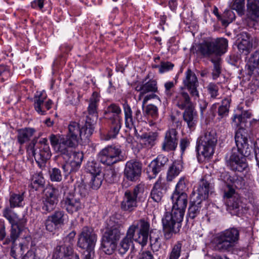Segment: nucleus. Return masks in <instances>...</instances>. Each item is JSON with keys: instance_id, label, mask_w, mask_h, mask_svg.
I'll return each mask as SVG.
<instances>
[{"instance_id": "25", "label": "nucleus", "mask_w": 259, "mask_h": 259, "mask_svg": "<svg viewBox=\"0 0 259 259\" xmlns=\"http://www.w3.org/2000/svg\"><path fill=\"white\" fill-rule=\"evenodd\" d=\"M184 110L183 113L184 121L187 123L190 130H194L198 121V113L195 106H191Z\"/></svg>"}, {"instance_id": "14", "label": "nucleus", "mask_w": 259, "mask_h": 259, "mask_svg": "<svg viewBox=\"0 0 259 259\" xmlns=\"http://www.w3.org/2000/svg\"><path fill=\"white\" fill-rule=\"evenodd\" d=\"M183 84L184 88L189 92L191 96L194 99L199 97V91L197 89L199 87L198 78L195 73L191 69L188 68L185 72Z\"/></svg>"}, {"instance_id": "42", "label": "nucleus", "mask_w": 259, "mask_h": 259, "mask_svg": "<svg viewBox=\"0 0 259 259\" xmlns=\"http://www.w3.org/2000/svg\"><path fill=\"white\" fill-rule=\"evenodd\" d=\"M220 83L210 82L206 87L207 95L210 101L220 99L219 85Z\"/></svg>"}, {"instance_id": "48", "label": "nucleus", "mask_w": 259, "mask_h": 259, "mask_svg": "<svg viewBox=\"0 0 259 259\" xmlns=\"http://www.w3.org/2000/svg\"><path fill=\"white\" fill-rule=\"evenodd\" d=\"M79 140L76 137L67 133L65 137H63L62 144L67 150H70L69 148H75L78 145Z\"/></svg>"}, {"instance_id": "52", "label": "nucleus", "mask_w": 259, "mask_h": 259, "mask_svg": "<svg viewBox=\"0 0 259 259\" xmlns=\"http://www.w3.org/2000/svg\"><path fill=\"white\" fill-rule=\"evenodd\" d=\"M182 243L177 241L171 247V250L168 254V259H179L182 252Z\"/></svg>"}, {"instance_id": "9", "label": "nucleus", "mask_w": 259, "mask_h": 259, "mask_svg": "<svg viewBox=\"0 0 259 259\" xmlns=\"http://www.w3.org/2000/svg\"><path fill=\"white\" fill-rule=\"evenodd\" d=\"M142 164L136 160H130L126 162L123 170V187H127L130 184L128 181L136 182L141 175Z\"/></svg>"}, {"instance_id": "28", "label": "nucleus", "mask_w": 259, "mask_h": 259, "mask_svg": "<svg viewBox=\"0 0 259 259\" xmlns=\"http://www.w3.org/2000/svg\"><path fill=\"white\" fill-rule=\"evenodd\" d=\"M137 206V199L132 195L131 191L126 190L121 203V208L124 211L131 212Z\"/></svg>"}, {"instance_id": "3", "label": "nucleus", "mask_w": 259, "mask_h": 259, "mask_svg": "<svg viewBox=\"0 0 259 259\" xmlns=\"http://www.w3.org/2000/svg\"><path fill=\"white\" fill-rule=\"evenodd\" d=\"M121 113V108L116 103H111L105 108L104 115L107 120L108 139H114L119 134L122 126Z\"/></svg>"}, {"instance_id": "51", "label": "nucleus", "mask_w": 259, "mask_h": 259, "mask_svg": "<svg viewBox=\"0 0 259 259\" xmlns=\"http://www.w3.org/2000/svg\"><path fill=\"white\" fill-rule=\"evenodd\" d=\"M238 51L240 54L244 56L248 55L252 48V41L250 40L240 41L238 44Z\"/></svg>"}, {"instance_id": "30", "label": "nucleus", "mask_w": 259, "mask_h": 259, "mask_svg": "<svg viewBox=\"0 0 259 259\" xmlns=\"http://www.w3.org/2000/svg\"><path fill=\"white\" fill-rule=\"evenodd\" d=\"M183 169V162L181 160H176L169 165L167 174L166 180L171 182L179 175Z\"/></svg>"}, {"instance_id": "13", "label": "nucleus", "mask_w": 259, "mask_h": 259, "mask_svg": "<svg viewBox=\"0 0 259 259\" xmlns=\"http://www.w3.org/2000/svg\"><path fill=\"white\" fill-rule=\"evenodd\" d=\"M66 214L63 210L58 209L47 217L45 221L46 229L53 232L64 225Z\"/></svg>"}, {"instance_id": "11", "label": "nucleus", "mask_w": 259, "mask_h": 259, "mask_svg": "<svg viewBox=\"0 0 259 259\" xmlns=\"http://www.w3.org/2000/svg\"><path fill=\"white\" fill-rule=\"evenodd\" d=\"M58 192L57 188L52 187L42 197L40 206L44 214H47L55 210L58 202Z\"/></svg>"}, {"instance_id": "17", "label": "nucleus", "mask_w": 259, "mask_h": 259, "mask_svg": "<svg viewBox=\"0 0 259 259\" xmlns=\"http://www.w3.org/2000/svg\"><path fill=\"white\" fill-rule=\"evenodd\" d=\"M168 161L167 156L160 154L153 160L146 168V172L149 179L156 178L158 174L164 168Z\"/></svg>"}, {"instance_id": "19", "label": "nucleus", "mask_w": 259, "mask_h": 259, "mask_svg": "<svg viewBox=\"0 0 259 259\" xmlns=\"http://www.w3.org/2000/svg\"><path fill=\"white\" fill-rule=\"evenodd\" d=\"M149 75H148L142 80V81L138 84L135 88V90L140 92L139 100H141V98L143 97L145 94L149 93H156L158 92L157 82L156 80L152 78L147 81Z\"/></svg>"}, {"instance_id": "43", "label": "nucleus", "mask_w": 259, "mask_h": 259, "mask_svg": "<svg viewBox=\"0 0 259 259\" xmlns=\"http://www.w3.org/2000/svg\"><path fill=\"white\" fill-rule=\"evenodd\" d=\"M97 118L98 117H94L93 116L89 114L86 116L85 124L82 127H84L85 135L87 137H90L93 134Z\"/></svg>"}, {"instance_id": "23", "label": "nucleus", "mask_w": 259, "mask_h": 259, "mask_svg": "<svg viewBox=\"0 0 259 259\" xmlns=\"http://www.w3.org/2000/svg\"><path fill=\"white\" fill-rule=\"evenodd\" d=\"M27 221H21L20 222L11 225L10 237H7L3 244L8 245L11 242L14 245L17 239L24 230Z\"/></svg>"}, {"instance_id": "6", "label": "nucleus", "mask_w": 259, "mask_h": 259, "mask_svg": "<svg viewBox=\"0 0 259 259\" xmlns=\"http://www.w3.org/2000/svg\"><path fill=\"white\" fill-rule=\"evenodd\" d=\"M217 142L218 137L215 131L208 129L204 131L197 141L198 154H201L204 158H210L214 153Z\"/></svg>"}, {"instance_id": "27", "label": "nucleus", "mask_w": 259, "mask_h": 259, "mask_svg": "<svg viewBox=\"0 0 259 259\" xmlns=\"http://www.w3.org/2000/svg\"><path fill=\"white\" fill-rule=\"evenodd\" d=\"M171 199L172 202V208L185 212L188 203L187 194L172 193Z\"/></svg>"}, {"instance_id": "41", "label": "nucleus", "mask_w": 259, "mask_h": 259, "mask_svg": "<svg viewBox=\"0 0 259 259\" xmlns=\"http://www.w3.org/2000/svg\"><path fill=\"white\" fill-rule=\"evenodd\" d=\"M45 179L41 171L36 172L32 175L31 179L30 187L35 191L44 187Z\"/></svg>"}, {"instance_id": "64", "label": "nucleus", "mask_w": 259, "mask_h": 259, "mask_svg": "<svg viewBox=\"0 0 259 259\" xmlns=\"http://www.w3.org/2000/svg\"><path fill=\"white\" fill-rule=\"evenodd\" d=\"M84 249L82 259H93L95 254V248H82Z\"/></svg>"}, {"instance_id": "62", "label": "nucleus", "mask_w": 259, "mask_h": 259, "mask_svg": "<svg viewBox=\"0 0 259 259\" xmlns=\"http://www.w3.org/2000/svg\"><path fill=\"white\" fill-rule=\"evenodd\" d=\"M175 66L174 64L169 61H161L159 73L162 74L164 72L172 70Z\"/></svg>"}, {"instance_id": "59", "label": "nucleus", "mask_w": 259, "mask_h": 259, "mask_svg": "<svg viewBox=\"0 0 259 259\" xmlns=\"http://www.w3.org/2000/svg\"><path fill=\"white\" fill-rule=\"evenodd\" d=\"M244 4L245 0H234L231 8L236 10L239 15L242 16L244 14Z\"/></svg>"}, {"instance_id": "20", "label": "nucleus", "mask_w": 259, "mask_h": 259, "mask_svg": "<svg viewBox=\"0 0 259 259\" xmlns=\"http://www.w3.org/2000/svg\"><path fill=\"white\" fill-rule=\"evenodd\" d=\"M73 248L70 244L58 245L55 248L52 259H79V256L73 255Z\"/></svg>"}, {"instance_id": "56", "label": "nucleus", "mask_w": 259, "mask_h": 259, "mask_svg": "<svg viewBox=\"0 0 259 259\" xmlns=\"http://www.w3.org/2000/svg\"><path fill=\"white\" fill-rule=\"evenodd\" d=\"M49 174L52 182H60L62 180L63 175L61 170L58 168L54 167L50 169Z\"/></svg>"}, {"instance_id": "54", "label": "nucleus", "mask_w": 259, "mask_h": 259, "mask_svg": "<svg viewBox=\"0 0 259 259\" xmlns=\"http://www.w3.org/2000/svg\"><path fill=\"white\" fill-rule=\"evenodd\" d=\"M188 187L186 184V179L184 177H181L177 183L173 193L187 194Z\"/></svg>"}, {"instance_id": "47", "label": "nucleus", "mask_w": 259, "mask_h": 259, "mask_svg": "<svg viewBox=\"0 0 259 259\" xmlns=\"http://www.w3.org/2000/svg\"><path fill=\"white\" fill-rule=\"evenodd\" d=\"M231 99L230 98H226L222 101V105L218 108V114L219 119L223 118L228 116Z\"/></svg>"}, {"instance_id": "33", "label": "nucleus", "mask_w": 259, "mask_h": 259, "mask_svg": "<svg viewBox=\"0 0 259 259\" xmlns=\"http://www.w3.org/2000/svg\"><path fill=\"white\" fill-rule=\"evenodd\" d=\"M36 130L32 127H25L18 131L17 141L20 145L28 142L35 133Z\"/></svg>"}, {"instance_id": "53", "label": "nucleus", "mask_w": 259, "mask_h": 259, "mask_svg": "<svg viewBox=\"0 0 259 259\" xmlns=\"http://www.w3.org/2000/svg\"><path fill=\"white\" fill-rule=\"evenodd\" d=\"M235 13L231 10L226 9L222 15L221 21L223 26H227L235 20Z\"/></svg>"}, {"instance_id": "12", "label": "nucleus", "mask_w": 259, "mask_h": 259, "mask_svg": "<svg viewBox=\"0 0 259 259\" xmlns=\"http://www.w3.org/2000/svg\"><path fill=\"white\" fill-rule=\"evenodd\" d=\"M97 236L90 227H84L78 236L77 246L81 249L95 248Z\"/></svg>"}, {"instance_id": "39", "label": "nucleus", "mask_w": 259, "mask_h": 259, "mask_svg": "<svg viewBox=\"0 0 259 259\" xmlns=\"http://www.w3.org/2000/svg\"><path fill=\"white\" fill-rule=\"evenodd\" d=\"M158 137L157 132L145 133L140 136V139L146 147L151 148L156 144Z\"/></svg>"}, {"instance_id": "1", "label": "nucleus", "mask_w": 259, "mask_h": 259, "mask_svg": "<svg viewBox=\"0 0 259 259\" xmlns=\"http://www.w3.org/2000/svg\"><path fill=\"white\" fill-rule=\"evenodd\" d=\"M149 232L150 222L147 220L143 218L134 221L130 226L125 236L119 243V253L125 254L134 241L139 244L142 247L145 246L148 243Z\"/></svg>"}, {"instance_id": "5", "label": "nucleus", "mask_w": 259, "mask_h": 259, "mask_svg": "<svg viewBox=\"0 0 259 259\" xmlns=\"http://www.w3.org/2000/svg\"><path fill=\"white\" fill-rule=\"evenodd\" d=\"M28 150L31 152L36 163L41 169L46 166L47 161L52 155L47 138H41L38 141V138H34L29 143Z\"/></svg>"}, {"instance_id": "10", "label": "nucleus", "mask_w": 259, "mask_h": 259, "mask_svg": "<svg viewBox=\"0 0 259 259\" xmlns=\"http://www.w3.org/2000/svg\"><path fill=\"white\" fill-rule=\"evenodd\" d=\"M61 204L63 208L70 214L77 212L84 207V200L71 193H66Z\"/></svg>"}, {"instance_id": "8", "label": "nucleus", "mask_w": 259, "mask_h": 259, "mask_svg": "<svg viewBox=\"0 0 259 259\" xmlns=\"http://www.w3.org/2000/svg\"><path fill=\"white\" fill-rule=\"evenodd\" d=\"M121 153L122 151L119 147L109 145L101 150L98 157L100 161L103 164L111 165L124 160V157L121 155Z\"/></svg>"}, {"instance_id": "57", "label": "nucleus", "mask_w": 259, "mask_h": 259, "mask_svg": "<svg viewBox=\"0 0 259 259\" xmlns=\"http://www.w3.org/2000/svg\"><path fill=\"white\" fill-rule=\"evenodd\" d=\"M220 61L221 59L220 58L211 59V62L213 64V68L212 72V76L213 80H216L221 73Z\"/></svg>"}, {"instance_id": "46", "label": "nucleus", "mask_w": 259, "mask_h": 259, "mask_svg": "<svg viewBox=\"0 0 259 259\" xmlns=\"http://www.w3.org/2000/svg\"><path fill=\"white\" fill-rule=\"evenodd\" d=\"M101 241V247L106 254L111 255L115 252L117 247V243L102 238Z\"/></svg>"}, {"instance_id": "29", "label": "nucleus", "mask_w": 259, "mask_h": 259, "mask_svg": "<svg viewBox=\"0 0 259 259\" xmlns=\"http://www.w3.org/2000/svg\"><path fill=\"white\" fill-rule=\"evenodd\" d=\"M246 16L253 21H259V0H247Z\"/></svg>"}, {"instance_id": "24", "label": "nucleus", "mask_w": 259, "mask_h": 259, "mask_svg": "<svg viewBox=\"0 0 259 259\" xmlns=\"http://www.w3.org/2000/svg\"><path fill=\"white\" fill-rule=\"evenodd\" d=\"M173 102L179 109L182 110L194 106L189 95L184 91L178 93L173 99Z\"/></svg>"}, {"instance_id": "15", "label": "nucleus", "mask_w": 259, "mask_h": 259, "mask_svg": "<svg viewBox=\"0 0 259 259\" xmlns=\"http://www.w3.org/2000/svg\"><path fill=\"white\" fill-rule=\"evenodd\" d=\"M122 107L124 115V123L126 128L132 130L134 128L135 132L137 133L136 128V121L139 122L142 120V116L139 109H137L134 111V116L133 115V111L130 105L127 101L124 102L122 104Z\"/></svg>"}, {"instance_id": "55", "label": "nucleus", "mask_w": 259, "mask_h": 259, "mask_svg": "<svg viewBox=\"0 0 259 259\" xmlns=\"http://www.w3.org/2000/svg\"><path fill=\"white\" fill-rule=\"evenodd\" d=\"M103 177L105 181L109 184H113L117 181V173L113 168L107 169Z\"/></svg>"}, {"instance_id": "44", "label": "nucleus", "mask_w": 259, "mask_h": 259, "mask_svg": "<svg viewBox=\"0 0 259 259\" xmlns=\"http://www.w3.org/2000/svg\"><path fill=\"white\" fill-rule=\"evenodd\" d=\"M81 164L74 161H66L61 164V168L63 170L64 175L65 177L71 173H75L80 168Z\"/></svg>"}, {"instance_id": "61", "label": "nucleus", "mask_w": 259, "mask_h": 259, "mask_svg": "<svg viewBox=\"0 0 259 259\" xmlns=\"http://www.w3.org/2000/svg\"><path fill=\"white\" fill-rule=\"evenodd\" d=\"M164 93L167 97L170 98L172 97L174 93L175 84L172 81L166 82L164 85Z\"/></svg>"}, {"instance_id": "4", "label": "nucleus", "mask_w": 259, "mask_h": 259, "mask_svg": "<svg viewBox=\"0 0 259 259\" xmlns=\"http://www.w3.org/2000/svg\"><path fill=\"white\" fill-rule=\"evenodd\" d=\"M185 212L171 208V211L165 212L162 219L165 239H170L173 234L178 233L182 227Z\"/></svg>"}, {"instance_id": "60", "label": "nucleus", "mask_w": 259, "mask_h": 259, "mask_svg": "<svg viewBox=\"0 0 259 259\" xmlns=\"http://www.w3.org/2000/svg\"><path fill=\"white\" fill-rule=\"evenodd\" d=\"M19 252H17V248L16 247V244H15L13 245L12 244L11 248V251H10V255L12 257H13L15 259H19L21 256L22 255V254L24 253L23 251V247L24 245L22 243L19 244Z\"/></svg>"}, {"instance_id": "22", "label": "nucleus", "mask_w": 259, "mask_h": 259, "mask_svg": "<svg viewBox=\"0 0 259 259\" xmlns=\"http://www.w3.org/2000/svg\"><path fill=\"white\" fill-rule=\"evenodd\" d=\"M167 189V184L165 181L159 177L151 191V198L156 202L161 201L164 193Z\"/></svg>"}, {"instance_id": "36", "label": "nucleus", "mask_w": 259, "mask_h": 259, "mask_svg": "<svg viewBox=\"0 0 259 259\" xmlns=\"http://www.w3.org/2000/svg\"><path fill=\"white\" fill-rule=\"evenodd\" d=\"M100 101L99 94L96 92H94L92 97L89 100V104L87 108V112L89 115L95 117H98L97 112L98 103Z\"/></svg>"}, {"instance_id": "37", "label": "nucleus", "mask_w": 259, "mask_h": 259, "mask_svg": "<svg viewBox=\"0 0 259 259\" xmlns=\"http://www.w3.org/2000/svg\"><path fill=\"white\" fill-rule=\"evenodd\" d=\"M68 134L73 135L78 139H87L85 135L84 127L80 128L79 124L75 121H71L68 126Z\"/></svg>"}, {"instance_id": "63", "label": "nucleus", "mask_w": 259, "mask_h": 259, "mask_svg": "<svg viewBox=\"0 0 259 259\" xmlns=\"http://www.w3.org/2000/svg\"><path fill=\"white\" fill-rule=\"evenodd\" d=\"M0 76H3V79H6L11 76L9 67L5 65H0Z\"/></svg>"}, {"instance_id": "40", "label": "nucleus", "mask_w": 259, "mask_h": 259, "mask_svg": "<svg viewBox=\"0 0 259 259\" xmlns=\"http://www.w3.org/2000/svg\"><path fill=\"white\" fill-rule=\"evenodd\" d=\"M74 192L72 194L75 195L76 197H81L82 200L88 194L89 191L84 182L81 180L77 181L74 185Z\"/></svg>"}, {"instance_id": "35", "label": "nucleus", "mask_w": 259, "mask_h": 259, "mask_svg": "<svg viewBox=\"0 0 259 259\" xmlns=\"http://www.w3.org/2000/svg\"><path fill=\"white\" fill-rule=\"evenodd\" d=\"M13 208L6 206L3 210V216L11 225L20 222L21 221H26L24 218H19L18 215L13 210Z\"/></svg>"}, {"instance_id": "49", "label": "nucleus", "mask_w": 259, "mask_h": 259, "mask_svg": "<svg viewBox=\"0 0 259 259\" xmlns=\"http://www.w3.org/2000/svg\"><path fill=\"white\" fill-rule=\"evenodd\" d=\"M143 109V114L145 116L151 117L153 120H156L158 117V109L153 104H148Z\"/></svg>"}, {"instance_id": "31", "label": "nucleus", "mask_w": 259, "mask_h": 259, "mask_svg": "<svg viewBox=\"0 0 259 259\" xmlns=\"http://www.w3.org/2000/svg\"><path fill=\"white\" fill-rule=\"evenodd\" d=\"M121 235L119 227L112 226L106 229L103 233L101 238L117 243L120 238Z\"/></svg>"}, {"instance_id": "34", "label": "nucleus", "mask_w": 259, "mask_h": 259, "mask_svg": "<svg viewBox=\"0 0 259 259\" xmlns=\"http://www.w3.org/2000/svg\"><path fill=\"white\" fill-rule=\"evenodd\" d=\"M25 193L24 192L19 193L11 192L9 197L10 205L8 206L13 208L23 207L24 205Z\"/></svg>"}, {"instance_id": "7", "label": "nucleus", "mask_w": 259, "mask_h": 259, "mask_svg": "<svg viewBox=\"0 0 259 259\" xmlns=\"http://www.w3.org/2000/svg\"><path fill=\"white\" fill-rule=\"evenodd\" d=\"M228 46V41L226 38H218L201 44L198 51L204 57H209L213 54L221 56L227 51Z\"/></svg>"}, {"instance_id": "21", "label": "nucleus", "mask_w": 259, "mask_h": 259, "mask_svg": "<svg viewBox=\"0 0 259 259\" xmlns=\"http://www.w3.org/2000/svg\"><path fill=\"white\" fill-rule=\"evenodd\" d=\"M49 140L53 148L63 157V159L68 160L71 157V151L67 150L62 145L63 137L59 134H51Z\"/></svg>"}, {"instance_id": "45", "label": "nucleus", "mask_w": 259, "mask_h": 259, "mask_svg": "<svg viewBox=\"0 0 259 259\" xmlns=\"http://www.w3.org/2000/svg\"><path fill=\"white\" fill-rule=\"evenodd\" d=\"M161 235L158 232H154L150 229L148 239L150 240V245L153 250H158L161 247L160 237Z\"/></svg>"}, {"instance_id": "2", "label": "nucleus", "mask_w": 259, "mask_h": 259, "mask_svg": "<svg viewBox=\"0 0 259 259\" xmlns=\"http://www.w3.org/2000/svg\"><path fill=\"white\" fill-rule=\"evenodd\" d=\"M240 231L233 227L217 234L211 240L213 249L220 252H229L238 243Z\"/></svg>"}, {"instance_id": "18", "label": "nucleus", "mask_w": 259, "mask_h": 259, "mask_svg": "<svg viewBox=\"0 0 259 259\" xmlns=\"http://www.w3.org/2000/svg\"><path fill=\"white\" fill-rule=\"evenodd\" d=\"M47 95L45 91L37 92L34 97V107L35 111L40 115H45L47 110L52 106L53 101L51 99L45 101Z\"/></svg>"}, {"instance_id": "26", "label": "nucleus", "mask_w": 259, "mask_h": 259, "mask_svg": "<svg viewBox=\"0 0 259 259\" xmlns=\"http://www.w3.org/2000/svg\"><path fill=\"white\" fill-rule=\"evenodd\" d=\"M212 186L208 181L204 178H202L196 190L197 196L195 199H199L202 202L205 201L208 198L209 193L212 192Z\"/></svg>"}, {"instance_id": "32", "label": "nucleus", "mask_w": 259, "mask_h": 259, "mask_svg": "<svg viewBox=\"0 0 259 259\" xmlns=\"http://www.w3.org/2000/svg\"><path fill=\"white\" fill-rule=\"evenodd\" d=\"M202 203L201 200L195 198L190 202L187 215L188 219L194 220L200 215Z\"/></svg>"}, {"instance_id": "58", "label": "nucleus", "mask_w": 259, "mask_h": 259, "mask_svg": "<svg viewBox=\"0 0 259 259\" xmlns=\"http://www.w3.org/2000/svg\"><path fill=\"white\" fill-rule=\"evenodd\" d=\"M103 180L102 175H92L89 185L94 190H98L101 186Z\"/></svg>"}, {"instance_id": "38", "label": "nucleus", "mask_w": 259, "mask_h": 259, "mask_svg": "<svg viewBox=\"0 0 259 259\" xmlns=\"http://www.w3.org/2000/svg\"><path fill=\"white\" fill-rule=\"evenodd\" d=\"M246 65L249 75L252 74L255 70H259V50L250 55Z\"/></svg>"}, {"instance_id": "16", "label": "nucleus", "mask_w": 259, "mask_h": 259, "mask_svg": "<svg viewBox=\"0 0 259 259\" xmlns=\"http://www.w3.org/2000/svg\"><path fill=\"white\" fill-rule=\"evenodd\" d=\"M179 141V133L176 128H171L167 130L161 144L162 151L169 152L175 151Z\"/></svg>"}, {"instance_id": "50", "label": "nucleus", "mask_w": 259, "mask_h": 259, "mask_svg": "<svg viewBox=\"0 0 259 259\" xmlns=\"http://www.w3.org/2000/svg\"><path fill=\"white\" fill-rule=\"evenodd\" d=\"M87 171L91 174L92 175H100L101 166L100 164L95 160L89 161L85 167Z\"/></svg>"}]
</instances>
